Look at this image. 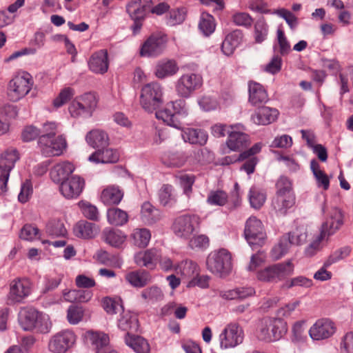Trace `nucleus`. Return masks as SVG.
Returning <instances> with one entry per match:
<instances>
[{
    "instance_id": "61",
    "label": "nucleus",
    "mask_w": 353,
    "mask_h": 353,
    "mask_svg": "<svg viewBox=\"0 0 353 353\" xmlns=\"http://www.w3.org/2000/svg\"><path fill=\"white\" fill-rule=\"evenodd\" d=\"M103 307L107 313L110 314H117L123 310V306L119 300L110 298H105L103 301Z\"/></svg>"
},
{
    "instance_id": "27",
    "label": "nucleus",
    "mask_w": 353,
    "mask_h": 353,
    "mask_svg": "<svg viewBox=\"0 0 353 353\" xmlns=\"http://www.w3.org/2000/svg\"><path fill=\"white\" fill-rule=\"evenodd\" d=\"M295 203V198L292 194H276L272 202V206L278 215L286 214L288 210Z\"/></svg>"
},
{
    "instance_id": "13",
    "label": "nucleus",
    "mask_w": 353,
    "mask_h": 353,
    "mask_svg": "<svg viewBox=\"0 0 353 353\" xmlns=\"http://www.w3.org/2000/svg\"><path fill=\"white\" fill-rule=\"evenodd\" d=\"M243 339V330L236 323L228 324L219 336L220 346L222 349L234 348L241 344Z\"/></svg>"
},
{
    "instance_id": "14",
    "label": "nucleus",
    "mask_w": 353,
    "mask_h": 353,
    "mask_svg": "<svg viewBox=\"0 0 353 353\" xmlns=\"http://www.w3.org/2000/svg\"><path fill=\"white\" fill-rule=\"evenodd\" d=\"M77 341L72 330H65L54 334L48 343V349L52 353H65L72 348Z\"/></svg>"
},
{
    "instance_id": "39",
    "label": "nucleus",
    "mask_w": 353,
    "mask_h": 353,
    "mask_svg": "<svg viewBox=\"0 0 353 353\" xmlns=\"http://www.w3.org/2000/svg\"><path fill=\"white\" fill-rule=\"evenodd\" d=\"M123 196V192L117 186H108L101 195V201L105 205H117Z\"/></svg>"
},
{
    "instance_id": "33",
    "label": "nucleus",
    "mask_w": 353,
    "mask_h": 353,
    "mask_svg": "<svg viewBox=\"0 0 353 353\" xmlns=\"http://www.w3.org/2000/svg\"><path fill=\"white\" fill-rule=\"evenodd\" d=\"M125 279L132 286L143 288L151 281L152 276L146 270H140L127 273Z\"/></svg>"
},
{
    "instance_id": "55",
    "label": "nucleus",
    "mask_w": 353,
    "mask_h": 353,
    "mask_svg": "<svg viewBox=\"0 0 353 353\" xmlns=\"http://www.w3.org/2000/svg\"><path fill=\"white\" fill-rule=\"evenodd\" d=\"M290 241L287 236H283L279 243L271 251V256L274 260H279L286 254L290 249Z\"/></svg>"
},
{
    "instance_id": "35",
    "label": "nucleus",
    "mask_w": 353,
    "mask_h": 353,
    "mask_svg": "<svg viewBox=\"0 0 353 353\" xmlns=\"http://www.w3.org/2000/svg\"><path fill=\"white\" fill-rule=\"evenodd\" d=\"M85 141L94 148H101L108 146L109 137L106 132L100 130L90 131L85 137Z\"/></svg>"
},
{
    "instance_id": "32",
    "label": "nucleus",
    "mask_w": 353,
    "mask_h": 353,
    "mask_svg": "<svg viewBox=\"0 0 353 353\" xmlns=\"http://www.w3.org/2000/svg\"><path fill=\"white\" fill-rule=\"evenodd\" d=\"M105 243L114 248H121L126 241L127 236L119 229L105 228L102 233Z\"/></svg>"
},
{
    "instance_id": "57",
    "label": "nucleus",
    "mask_w": 353,
    "mask_h": 353,
    "mask_svg": "<svg viewBox=\"0 0 353 353\" xmlns=\"http://www.w3.org/2000/svg\"><path fill=\"white\" fill-rule=\"evenodd\" d=\"M232 22L238 26H243L245 28L251 27L253 23L252 17L247 12H235L232 16Z\"/></svg>"
},
{
    "instance_id": "34",
    "label": "nucleus",
    "mask_w": 353,
    "mask_h": 353,
    "mask_svg": "<svg viewBox=\"0 0 353 353\" xmlns=\"http://www.w3.org/2000/svg\"><path fill=\"white\" fill-rule=\"evenodd\" d=\"M39 311L32 307L22 309L19 314V321L26 331H33Z\"/></svg>"
},
{
    "instance_id": "4",
    "label": "nucleus",
    "mask_w": 353,
    "mask_h": 353,
    "mask_svg": "<svg viewBox=\"0 0 353 353\" xmlns=\"http://www.w3.org/2000/svg\"><path fill=\"white\" fill-rule=\"evenodd\" d=\"M33 85L34 80L28 72H19L10 81L8 94L12 101H18L30 92Z\"/></svg>"
},
{
    "instance_id": "15",
    "label": "nucleus",
    "mask_w": 353,
    "mask_h": 353,
    "mask_svg": "<svg viewBox=\"0 0 353 353\" xmlns=\"http://www.w3.org/2000/svg\"><path fill=\"white\" fill-rule=\"evenodd\" d=\"M8 302L10 304L22 303L31 293L32 283L26 278H17L10 283Z\"/></svg>"
},
{
    "instance_id": "20",
    "label": "nucleus",
    "mask_w": 353,
    "mask_h": 353,
    "mask_svg": "<svg viewBox=\"0 0 353 353\" xmlns=\"http://www.w3.org/2000/svg\"><path fill=\"white\" fill-rule=\"evenodd\" d=\"M336 331L334 323L328 319H321L310 328L309 334L313 340H324L332 336Z\"/></svg>"
},
{
    "instance_id": "31",
    "label": "nucleus",
    "mask_w": 353,
    "mask_h": 353,
    "mask_svg": "<svg viewBox=\"0 0 353 353\" xmlns=\"http://www.w3.org/2000/svg\"><path fill=\"white\" fill-rule=\"evenodd\" d=\"M120 318L118 319V327L130 334V332H136L139 327L138 319L135 314L130 311H122Z\"/></svg>"
},
{
    "instance_id": "52",
    "label": "nucleus",
    "mask_w": 353,
    "mask_h": 353,
    "mask_svg": "<svg viewBox=\"0 0 353 353\" xmlns=\"http://www.w3.org/2000/svg\"><path fill=\"white\" fill-rule=\"evenodd\" d=\"M249 200L252 208L259 209L266 200V194L263 190L252 187L250 190Z\"/></svg>"
},
{
    "instance_id": "10",
    "label": "nucleus",
    "mask_w": 353,
    "mask_h": 353,
    "mask_svg": "<svg viewBox=\"0 0 353 353\" xmlns=\"http://www.w3.org/2000/svg\"><path fill=\"white\" fill-rule=\"evenodd\" d=\"M38 145L43 155L55 157L63 152L67 148V142L63 135L57 137L41 135L39 137Z\"/></svg>"
},
{
    "instance_id": "45",
    "label": "nucleus",
    "mask_w": 353,
    "mask_h": 353,
    "mask_svg": "<svg viewBox=\"0 0 353 353\" xmlns=\"http://www.w3.org/2000/svg\"><path fill=\"white\" fill-rule=\"evenodd\" d=\"M141 217L145 224L152 225L160 219L161 214L150 203L145 202L141 206Z\"/></svg>"
},
{
    "instance_id": "38",
    "label": "nucleus",
    "mask_w": 353,
    "mask_h": 353,
    "mask_svg": "<svg viewBox=\"0 0 353 353\" xmlns=\"http://www.w3.org/2000/svg\"><path fill=\"white\" fill-rule=\"evenodd\" d=\"M179 70L176 63L173 60H162L156 65L155 75L159 79H164L175 74Z\"/></svg>"
},
{
    "instance_id": "28",
    "label": "nucleus",
    "mask_w": 353,
    "mask_h": 353,
    "mask_svg": "<svg viewBox=\"0 0 353 353\" xmlns=\"http://www.w3.org/2000/svg\"><path fill=\"white\" fill-rule=\"evenodd\" d=\"M249 102L252 105H258L266 103L268 96L266 90L259 83L250 81L248 84Z\"/></svg>"
},
{
    "instance_id": "11",
    "label": "nucleus",
    "mask_w": 353,
    "mask_h": 353,
    "mask_svg": "<svg viewBox=\"0 0 353 353\" xmlns=\"http://www.w3.org/2000/svg\"><path fill=\"white\" fill-rule=\"evenodd\" d=\"M326 199L324 198L321 205V211L326 214L325 222L322 224L321 230L330 236L339 230L344 223V214L342 210L337 207H332L326 212Z\"/></svg>"
},
{
    "instance_id": "62",
    "label": "nucleus",
    "mask_w": 353,
    "mask_h": 353,
    "mask_svg": "<svg viewBox=\"0 0 353 353\" xmlns=\"http://www.w3.org/2000/svg\"><path fill=\"white\" fill-rule=\"evenodd\" d=\"M83 310L81 307L71 305L68 310L67 318L70 324L76 325L83 319Z\"/></svg>"
},
{
    "instance_id": "12",
    "label": "nucleus",
    "mask_w": 353,
    "mask_h": 353,
    "mask_svg": "<svg viewBox=\"0 0 353 353\" xmlns=\"http://www.w3.org/2000/svg\"><path fill=\"white\" fill-rule=\"evenodd\" d=\"M244 235L247 242L252 248L262 246L266 239L263 223L255 216H250L246 221Z\"/></svg>"
},
{
    "instance_id": "2",
    "label": "nucleus",
    "mask_w": 353,
    "mask_h": 353,
    "mask_svg": "<svg viewBox=\"0 0 353 353\" xmlns=\"http://www.w3.org/2000/svg\"><path fill=\"white\" fill-rule=\"evenodd\" d=\"M286 323L280 318H265L259 327L258 338L266 342L280 339L286 332Z\"/></svg>"
},
{
    "instance_id": "36",
    "label": "nucleus",
    "mask_w": 353,
    "mask_h": 353,
    "mask_svg": "<svg viewBox=\"0 0 353 353\" xmlns=\"http://www.w3.org/2000/svg\"><path fill=\"white\" fill-rule=\"evenodd\" d=\"M242 40V33L235 30L228 34L222 43L221 50L226 56L232 55Z\"/></svg>"
},
{
    "instance_id": "64",
    "label": "nucleus",
    "mask_w": 353,
    "mask_h": 353,
    "mask_svg": "<svg viewBox=\"0 0 353 353\" xmlns=\"http://www.w3.org/2000/svg\"><path fill=\"white\" fill-rule=\"evenodd\" d=\"M351 248L349 246H344L335 250L329 257L327 261V265L336 263L341 259L346 258L350 255Z\"/></svg>"
},
{
    "instance_id": "21",
    "label": "nucleus",
    "mask_w": 353,
    "mask_h": 353,
    "mask_svg": "<svg viewBox=\"0 0 353 353\" xmlns=\"http://www.w3.org/2000/svg\"><path fill=\"white\" fill-rule=\"evenodd\" d=\"M158 257L159 250L150 248L137 252L134 256V261L139 267L153 270L157 268Z\"/></svg>"
},
{
    "instance_id": "60",
    "label": "nucleus",
    "mask_w": 353,
    "mask_h": 353,
    "mask_svg": "<svg viewBox=\"0 0 353 353\" xmlns=\"http://www.w3.org/2000/svg\"><path fill=\"white\" fill-rule=\"evenodd\" d=\"M255 41L257 43L263 42L267 37L268 27L264 19H259L254 26Z\"/></svg>"
},
{
    "instance_id": "54",
    "label": "nucleus",
    "mask_w": 353,
    "mask_h": 353,
    "mask_svg": "<svg viewBox=\"0 0 353 353\" xmlns=\"http://www.w3.org/2000/svg\"><path fill=\"white\" fill-rule=\"evenodd\" d=\"M141 297L147 302L154 303L163 300L164 295L159 287L153 285L143 290L141 292Z\"/></svg>"
},
{
    "instance_id": "63",
    "label": "nucleus",
    "mask_w": 353,
    "mask_h": 353,
    "mask_svg": "<svg viewBox=\"0 0 353 353\" xmlns=\"http://www.w3.org/2000/svg\"><path fill=\"white\" fill-rule=\"evenodd\" d=\"M293 141L290 136L283 134L276 137L270 144L271 148L288 149L292 145Z\"/></svg>"
},
{
    "instance_id": "25",
    "label": "nucleus",
    "mask_w": 353,
    "mask_h": 353,
    "mask_svg": "<svg viewBox=\"0 0 353 353\" xmlns=\"http://www.w3.org/2000/svg\"><path fill=\"white\" fill-rule=\"evenodd\" d=\"M279 111L275 108L264 106L258 109L252 114L251 119L256 125H268L275 121Z\"/></svg>"
},
{
    "instance_id": "30",
    "label": "nucleus",
    "mask_w": 353,
    "mask_h": 353,
    "mask_svg": "<svg viewBox=\"0 0 353 353\" xmlns=\"http://www.w3.org/2000/svg\"><path fill=\"white\" fill-rule=\"evenodd\" d=\"M181 136L184 141L200 145H205L208 139V135L204 130L190 128L183 129Z\"/></svg>"
},
{
    "instance_id": "59",
    "label": "nucleus",
    "mask_w": 353,
    "mask_h": 353,
    "mask_svg": "<svg viewBox=\"0 0 353 353\" xmlns=\"http://www.w3.org/2000/svg\"><path fill=\"white\" fill-rule=\"evenodd\" d=\"M272 13L276 14L278 16L285 19L292 30H294L299 24L298 18L292 12L286 9L281 8L276 10Z\"/></svg>"
},
{
    "instance_id": "18",
    "label": "nucleus",
    "mask_w": 353,
    "mask_h": 353,
    "mask_svg": "<svg viewBox=\"0 0 353 353\" xmlns=\"http://www.w3.org/2000/svg\"><path fill=\"white\" fill-rule=\"evenodd\" d=\"M231 129L226 141L228 148L232 151H238L245 148L249 143V136L243 132L244 127L238 123L230 125Z\"/></svg>"
},
{
    "instance_id": "9",
    "label": "nucleus",
    "mask_w": 353,
    "mask_h": 353,
    "mask_svg": "<svg viewBox=\"0 0 353 353\" xmlns=\"http://www.w3.org/2000/svg\"><path fill=\"white\" fill-rule=\"evenodd\" d=\"M203 82L201 74L194 72L185 73L176 81L175 90L179 96L188 98L193 92L201 88Z\"/></svg>"
},
{
    "instance_id": "47",
    "label": "nucleus",
    "mask_w": 353,
    "mask_h": 353,
    "mask_svg": "<svg viewBox=\"0 0 353 353\" xmlns=\"http://www.w3.org/2000/svg\"><path fill=\"white\" fill-rule=\"evenodd\" d=\"M175 271L187 279H192L195 276L199 275V268L196 263L192 261H182L176 267Z\"/></svg>"
},
{
    "instance_id": "56",
    "label": "nucleus",
    "mask_w": 353,
    "mask_h": 353,
    "mask_svg": "<svg viewBox=\"0 0 353 353\" xmlns=\"http://www.w3.org/2000/svg\"><path fill=\"white\" fill-rule=\"evenodd\" d=\"M74 90L70 87L63 88L58 96L53 100V105L56 108L63 106L74 97Z\"/></svg>"
},
{
    "instance_id": "7",
    "label": "nucleus",
    "mask_w": 353,
    "mask_h": 353,
    "mask_svg": "<svg viewBox=\"0 0 353 353\" xmlns=\"http://www.w3.org/2000/svg\"><path fill=\"white\" fill-rule=\"evenodd\" d=\"M162 88L159 83L152 82L145 85L140 97L142 108L149 112L155 110L162 103Z\"/></svg>"
},
{
    "instance_id": "16",
    "label": "nucleus",
    "mask_w": 353,
    "mask_h": 353,
    "mask_svg": "<svg viewBox=\"0 0 353 353\" xmlns=\"http://www.w3.org/2000/svg\"><path fill=\"white\" fill-rule=\"evenodd\" d=\"M85 180L79 175H72L59 184L60 193L67 199L78 198L85 188Z\"/></svg>"
},
{
    "instance_id": "3",
    "label": "nucleus",
    "mask_w": 353,
    "mask_h": 353,
    "mask_svg": "<svg viewBox=\"0 0 353 353\" xmlns=\"http://www.w3.org/2000/svg\"><path fill=\"white\" fill-rule=\"evenodd\" d=\"M294 266L292 260L278 263L259 271L257 279L268 283H277L284 280L294 272Z\"/></svg>"
},
{
    "instance_id": "37",
    "label": "nucleus",
    "mask_w": 353,
    "mask_h": 353,
    "mask_svg": "<svg viewBox=\"0 0 353 353\" xmlns=\"http://www.w3.org/2000/svg\"><path fill=\"white\" fill-rule=\"evenodd\" d=\"M188 10L184 6L171 9L165 16V23L168 26L173 27L182 24L185 20Z\"/></svg>"
},
{
    "instance_id": "43",
    "label": "nucleus",
    "mask_w": 353,
    "mask_h": 353,
    "mask_svg": "<svg viewBox=\"0 0 353 353\" xmlns=\"http://www.w3.org/2000/svg\"><path fill=\"white\" fill-rule=\"evenodd\" d=\"M158 195L160 203L165 207L171 208L176 203V196L174 188L170 185H163L159 190Z\"/></svg>"
},
{
    "instance_id": "40",
    "label": "nucleus",
    "mask_w": 353,
    "mask_h": 353,
    "mask_svg": "<svg viewBox=\"0 0 353 353\" xmlns=\"http://www.w3.org/2000/svg\"><path fill=\"white\" fill-rule=\"evenodd\" d=\"M126 345L137 353H149L150 345L148 341L141 336L126 334L125 337Z\"/></svg>"
},
{
    "instance_id": "26",
    "label": "nucleus",
    "mask_w": 353,
    "mask_h": 353,
    "mask_svg": "<svg viewBox=\"0 0 353 353\" xmlns=\"http://www.w3.org/2000/svg\"><path fill=\"white\" fill-rule=\"evenodd\" d=\"M150 0H132L126 10L132 20H143L150 6Z\"/></svg>"
},
{
    "instance_id": "49",
    "label": "nucleus",
    "mask_w": 353,
    "mask_h": 353,
    "mask_svg": "<svg viewBox=\"0 0 353 353\" xmlns=\"http://www.w3.org/2000/svg\"><path fill=\"white\" fill-rule=\"evenodd\" d=\"M228 201V194L220 190H211L208 195L206 202L212 206H223Z\"/></svg>"
},
{
    "instance_id": "29",
    "label": "nucleus",
    "mask_w": 353,
    "mask_h": 353,
    "mask_svg": "<svg viewBox=\"0 0 353 353\" xmlns=\"http://www.w3.org/2000/svg\"><path fill=\"white\" fill-rule=\"evenodd\" d=\"M19 159V154L15 148L6 150L0 154V171L10 174Z\"/></svg>"
},
{
    "instance_id": "22",
    "label": "nucleus",
    "mask_w": 353,
    "mask_h": 353,
    "mask_svg": "<svg viewBox=\"0 0 353 353\" xmlns=\"http://www.w3.org/2000/svg\"><path fill=\"white\" fill-rule=\"evenodd\" d=\"M89 69L95 74H103L109 68L108 54L106 50H101L93 53L88 62Z\"/></svg>"
},
{
    "instance_id": "1",
    "label": "nucleus",
    "mask_w": 353,
    "mask_h": 353,
    "mask_svg": "<svg viewBox=\"0 0 353 353\" xmlns=\"http://www.w3.org/2000/svg\"><path fill=\"white\" fill-rule=\"evenodd\" d=\"M206 265L212 273L220 277H225L232 272L231 254L225 249L212 252L207 258Z\"/></svg>"
},
{
    "instance_id": "50",
    "label": "nucleus",
    "mask_w": 353,
    "mask_h": 353,
    "mask_svg": "<svg viewBox=\"0 0 353 353\" xmlns=\"http://www.w3.org/2000/svg\"><path fill=\"white\" fill-rule=\"evenodd\" d=\"M329 236L321 230L319 234L306 247L305 253L308 256H314L323 247V241L327 240Z\"/></svg>"
},
{
    "instance_id": "8",
    "label": "nucleus",
    "mask_w": 353,
    "mask_h": 353,
    "mask_svg": "<svg viewBox=\"0 0 353 353\" xmlns=\"http://www.w3.org/2000/svg\"><path fill=\"white\" fill-rule=\"evenodd\" d=\"M200 218L196 214H183L177 216L173 223L172 230L174 234L188 239L199 228Z\"/></svg>"
},
{
    "instance_id": "48",
    "label": "nucleus",
    "mask_w": 353,
    "mask_h": 353,
    "mask_svg": "<svg viewBox=\"0 0 353 353\" xmlns=\"http://www.w3.org/2000/svg\"><path fill=\"white\" fill-rule=\"evenodd\" d=\"M199 28L205 36L212 34L216 28L214 17L208 12H202L199 22Z\"/></svg>"
},
{
    "instance_id": "46",
    "label": "nucleus",
    "mask_w": 353,
    "mask_h": 353,
    "mask_svg": "<svg viewBox=\"0 0 353 353\" xmlns=\"http://www.w3.org/2000/svg\"><path fill=\"white\" fill-rule=\"evenodd\" d=\"M310 169L315 178L317 187L327 190L330 187V178L321 170L319 163L315 159L310 161Z\"/></svg>"
},
{
    "instance_id": "6",
    "label": "nucleus",
    "mask_w": 353,
    "mask_h": 353,
    "mask_svg": "<svg viewBox=\"0 0 353 353\" xmlns=\"http://www.w3.org/2000/svg\"><path fill=\"white\" fill-rule=\"evenodd\" d=\"M97 101L94 93L87 92L77 97L70 104L68 110L74 118L90 117L96 108Z\"/></svg>"
},
{
    "instance_id": "19",
    "label": "nucleus",
    "mask_w": 353,
    "mask_h": 353,
    "mask_svg": "<svg viewBox=\"0 0 353 353\" xmlns=\"http://www.w3.org/2000/svg\"><path fill=\"white\" fill-rule=\"evenodd\" d=\"M85 338L92 345L96 353H117L110 345L109 336L105 333L90 330L85 332Z\"/></svg>"
},
{
    "instance_id": "51",
    "label": "nucleus",
    "mask_w": 353,
    "mask_h": 353,
    "mask_svg": "<svg viewBox=\"0 0 353 353\" xmlns=\"http://www.w3.org/2000/svg\"><path fill=\"white\" fill-rule=\"evenodd\" d=\"M37 319L33 331L41 334H47L50 332L52 328V322L49 316L39 312Z\"/></svg>"
},
{
    "instance_id": "58",
    "label": "nucleus",
    "mask_w": 353,
    "mask_h": 353,
    "mask_svg": "<svg viewBox=\"0 0 353 353\" xmlns=\"http://www.w3.org/2000/svg\"><path fill=\"white\" fill-rule=\"evenodd\" d=\"M277 154L276 160L279 162H283L285 166L291 172H296L300 169V165L292 155L281 154L276 152Z\"/></svg>"
},
{
    "instance_id": "5",
    "label": "nucleus",
    "mask_w": 353,
    "mask_h": 353,
    "mask_svg": "<svg viewBox=\"0 0 353 353\" xmlns=\"http://www.w3.org/2000/svg\"><path fill=\"white\" fill-rule=\"evenodd\" d=\"M187 114L185 102L181 99L170 102L163 109L156 112V117L158 119L175 128H181L179 117H185Z\"/></svg>"
},
{
    "instance_id": "42",
    "label": "nucleus",
    "mask_w": 353,
    "mask_h": 353,
    "mask_svg": "<svg viewBox=\"0 0 353 353\" xmlns=\"http://www.w3.org/2000/svg\"><path fill=\"white\" fill-rule=\"evenodd\" d=\"M74 232L78 237L90 239L93 238L97 234L98 228L92 223L80 221L75 225Z\"/></svg>"
},
{
    "instance_id": "53",
    "label": "nucleus",
    "mask_w": 353,
    "mask_h": 353,
    "mask_svg": "<svg viewBox=\"0 0 353 353\" xmlns=\"http://www.w3.org/2000/svg\"><path fill=\"white\" fill-rule=\"evenodd\" d=\"M78 206L85 217L92 221H98L99 213L97 208L87 201H80Z\"/></svg>"
},
{
    "instance_id": "17",
    "label": "nucleus",
    "mask_w": 353,
    "mask_h": 353,
    "mask_svg": "<svg viewBox=\"0 0 353 353\" xmlns=\"http://www.w3.org/2000/svg\"><path fill=\"white\" fill-rule=\"evenodd\" d=\"M167 39L165 35L153 34L143 43L140 54L142 57H157L161 54L165 49Z\"/></svg>"
},
{
    "instance_id": "44",
    "label": "nucleus",
    "mask_w": 353,
    "mask_h": 353,
    "mask_svg": "<svg viewBox=\"0 0 353 353\" xmlns=\"http://www.w3.org/2000/svg\"><path fill=\"white\" fill-rule=\"evenodd\" d=\"M130 236L134 245L143 248L149 244L151 233L147 228H135L132 230Z\"/></svg>"
},
{
    "instance_id": "23",
    "label": "nucleus",
    "mask_w": 353,
    "mask_h": 353,
    "mask_svg": "<svg viewBox=\"0 0 353 353\" xmlns=\"http://www.w3.org/2000/svg\"><path fill=\"white\" fill-rule=\"evenodd\" d=\"M74 165L68 161H61L55 164L50 171V179L54 183L60 184L70 178V175L74 171Z\"/></svg>"
},
{
    "instance_id": "24",
    "label": "nucleus",
    "mask_w": 353,
    "mask_h": 353,
    "mask_svg": "<svg viewBox=\"0 0 353 353\" xmlns=\"http://www.w3.org/2000/svg\"><path fill=\"white\" fill-rule=\"evenodd\" d=\"M119 156L117 150L108 148H101L92 153L88 160L97 163H114L117 162Z\"/></svg>"
},
{
    "instance_id": "41",
    "label": "nucleus",
    "mask_w": 353,
    "mask_h": 353,
    "mask_svg": "<svg viewBox=\"0 0 353 353\" xmlns=\"http://www.w3.org/2000/svg\"><path fill=\"white\" fill-rule=\"evenodd\" d=\"M108 222L112 225L122 226L128 221V213L118 208H110L106 213Z\"/></svg>"
}]
</instances>
